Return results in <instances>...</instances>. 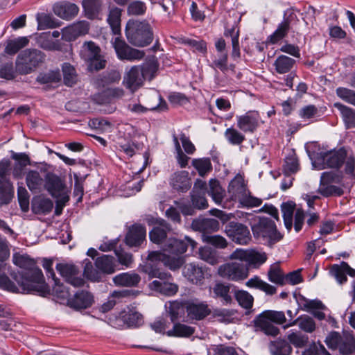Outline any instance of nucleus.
<instances>
[{
	"instance_id": "30",
	"label": "nucleus",
	"mask_w": 355,
	"mask_h": 355,
	"mask_svg": "<svg viewBox=\"0 0 355 355\" xmlns=\"http://www.w3.org/2000/svg\"><path fill=\"white\" fill-rule=\"evenodd\" d=\"M331 273L339 283L343 284L347 281V274L351 277L355 276V270L352 268L347 263L343 261L340 265H333L331 268Z\"/></svg>"
},
{
	"instance_id": "16",
	"label": "nucleus",
	"mask_w": 355,
	"mask_h": 355,
	"mask_svg": "<svg viewBox=\"0 0 355 355\" xmlns=\"http://www.w3.org/2000/svg\"><path fill=\"white\" fill-rule=\"evenodd\" d=\"M56 270L67 282L74 287H80L85 284V279L80 277L78 268L73 264L60 263Z\"/></svg>"
},
{
	"instance_id": "27",
	"label": "nucleus",
	"mask_w": 355,
	"mask_h": 355,
	"mask_svg": "<svg viewBox=\"0 0 355 355\" xmlns=\"http://www.w3.org/2000/svg\"><path fill=\"white\" fill-rule=\"evenodd\" d=\"M89 31V24L85 21H78L62 30V39L71 41L80 35L86 34Z\"/></svg>"
},
{
	"instance_id": "33",
	"label": "nucleus",
	"mask_w": 355,
	"mask_h": 355,
	"mask_svg": "<svg viewBox=\"0 0 355 355\" xmlns=\"http://www.w3.org/2000/svg\"><path fill=\"white\" fill-rule=\"evenodd\" d=\"M192 227L199 232H214L218 230L219 223L214 218H198L193 220Z\"/></svg>"
},
{
	"instance_id": "19",
	"label": "nucleus",
	"mask_w": 355,
	"mask_h": 355,
	"mask_svg": "<svg viewBox=\"0 0 355 355\" xmlns=\"http://www.w3.org/2000/svg\"><path fill=\"white\" fill-rule=\"evenodd\" d=\"M94 303L93 294L85 290L78 291L67 300V306L76 310L89 309Z\"/></svg>"
},
{
	"instance_id": "45",
	"label": "nucleus",
	"mask_w": 355,
	"mask_h": 355,
	"mask_svg": "<svg viewBox=\"0 0 355 355\" xmlns=\"http://www.w3.org/2000/svg\"><path fill=\"white\" fill-rule=\"evenodd\" d=\"M61 80V74L59 70H50L46 72L40 73L36 82L41 85H49L58 83Z\"/></svg>"
},
{
	"instance_id": "37",
	"label": "nucleus",
	"mask_w": 355,
	"mask_h": 355,
	"mask_svg": "<svg viewBox=\"0 0 355 355\" xmlns=\"http://www.w3.org/2000/svg\"><path fill=\"white\" fill-rule=\"evenodd\" d=\"M82 6L85 16L91 19H96L98 17L102 9L101 0H83Z\"/></svg>"
},
{
	"instance_id": "42",
	"label": "nucleus",
	"mask_w": 355,
	"mask_h": 355,
	"mask_svg": "<svg viewBox=\"0 0 355 355\" xmlns=\"http://www.w3.org/2000/svg\"><path fill=\"white\" fill-rule=\"evenodd\" d=\"M334 107L341 113L343 121L347 128L355 127V110L341 103H336Z\"/></svg>"
},
{
	"instance_id": "2",
	"label": "nucleus",
	"mask_w": 355,
	"mask_h": 355,
	"mask_svg": "<svg viewBox=\"0 0 355 355\" xmlns=\"http://www.w3.org/2000/svg\"><path fill=\"white\" fill-rule=\"evenodd\" d=\"M297 312H262L256 320H254L256 330L263 331L267 335L275 336L279 334V329L275 327L272 322L283 324L284 328L298 323V320L294 318Z\"/></svg>"
},
{
	"instance_id": "5",
	"label": "nucleus",
	"mask_w": 355,
	"mask_h": 355,
	"mask_svg": "<svg viewBox=\"0 0 355 355\" xmlns=\"http://www.w3.org/2000/svg\"><path fill=\"white\" fill-rule=\"evenodd\" d=\"M251 229L254 238L273 244L280 241L282 234L277 231L274 221L267 217H259L251 223Z\"/></svg>"
},
{
	"instance_id": "13",
	"label": "nucleus",
	"mask_w": 355,
	"mask_h": 355,
	"mask_svg": "<svg viewBox=\"0 0 355 355\" xmlns=\"http://www.w3.org/2000/svg\"><path fill=\"white\" fill-rule=\"evenodd\" d=\"M112 44L120 60H127L129 61L139 60L145 55V53L143 51L130 47L119 37H115Z\"/></svg>"
},
{
	"instance_id": "60",
	"label": "nucleus",
	"mask_w": 355,
	"mask_h": 355,
	"mask_svg": "<svg viewBox=\"0 0 355 355\" xmlns=\"http://www.w3.org/2000/svg\"><path fill=\"white\" fill-rule=\"evenodd\" d=\"M318 193L324 197H329L332 196H340L343 195V191L341 188L335 185H332L331 184L320 183Z\"/></svg>"
},
{
	"instance_id": "64",
	"label": "nucleus",
	"mask_w": 355,
	"mask_h": 355,
	"mask_svg": "<svg viewBox=\"0 0 355 355\" xmlns=\"http://www.w3.org/2000/svg\"><path fill=\"white\" fill-rule=\"evenodd\" d=\"M225 136L227 141L233 145H239L245 140V136L233 128H227Z\"/></svg>"
},
{
	"instance_id": "47",
	"label": "nucleus",
	"mask_w": 355,
	"mask_h": 355,
	"mask_svg": "<svg viewBox=\"0 0 355 355\" xmlns=\"http://www.w3.org/2000/svg\"><path fill=\"white\" fill-rule=\"evenodd\" d=\"M267 275L270 282L279 286L285 284V275L278 263L270 266Z\"/></svg>"
},
{
	"instance_id": "7",
	"label": "nucleus",
	"mask_w": 355,
	"mask_h": 355,
	"mask_svg": "<svg viewBox=\"0 0 355 355\" xmlns=\"http://www.w3.org/2000/svg\"><path fill=\"white\" fill-rule=\"evenodd\" d=\"M328 347L338 349L342 354L347 355L355 351V339L348 331L331 332L325 339Z\"/></svg>"
},
{
	"instance_id": "36",
	"label": "nucleus",
	"mask_w": 355,
	"mask_h": 355,
	"mask_svg": "<svg viewBox=\"0 0 355 355\" xmlns=\"http://www.w3.org/2000/svg\"><path fill=\"white\" fill-rule=\"evenodd\" d=\"M245 285L249 288L259 289L264 292L268 295H272L277 292V288L275 286L263 281L258 276H254V277L248 279L246 282Z\"/></svg>"
},
{
	"instance_id": "58",
	"label": "nucleus",
	"mask_w": 355,
	"mask_h": 355,
	"mask_svg": "<svg viewBox=\"0 0 355 355\" xmlns=\"http://www.w3.org/2000/svg\"><path fill=\"white\" fill-rule=\"evenodd\" d=\"M28 43V40L26 37H19L15 40L8 41L5 49L6 53L9 55H14L18 52L21 49L26 46Z\"/></svg>"
},
{
	"instance_id": "3",
	"label": "nucleus",
	"mask_w": 355,
	"mask_h": 355,
	"mask_svg": "<svg viewBox=\"0 0 355 355\" xmlns=\"http://www.w3.org/2000/svg\"><path fill=\"white\" fill-rule=\"evenodd\" d=\"M46 55L36 49H28L21 51L15 60L16 71L20 75L35 72L45 62Z\"/></svg>"
},
{
	"instance_id": "8",
	"label": "nucleus",
	"mask_w": 355,
	"mask_h": 355,
	"mask_svg": "<svg viewBox=\"0 0 355 355\" xmlns=\"http://www.w3.org/2000/svg\"><path fill=\"white\" fill-rule=\"evenodd\" d=\"M107 322L114 328L139 327L144 322L139 312H108Z\"/></svg>"
},
{
	"instance_id": "31",
	"label": "nucleus",
	"mask_w": 355,
	"mask_h": 355,
	"mask_svg": "<svg viewBox=\"0 0 355 355\" xmlns=\"http://www.w3.org/2000/svg\"><path fill=\"white\" fill-rule=\"evenodd\" d=\"M26 182L28 189L35 193H40L44 187V179L37 171H29L26 176Z\"/></svg>"
},
{
	"instance_id": "17",
	"label": "nucleus",
	"mask_w": 355,
	"mask_h": 355,
	"mask_svg": "<svg viewBox=\"0 0 355 355\" xmlns=\"http://www.w3.org/2000/svg\"><path fill=\"white\" fill-rule=\"evenodd\" d=\"M148 259L151 261H160L171 270L180 268L184 263V257L177 254H166L159 251L150 252Z\"/></svg>"
},
{
	"instance_id": "63",
	"label": "nucleus",
	"mask_w": 355,
	"mask_h": 355,
	"mask_svg": "<svg viewBox=\"0 0 355 355\" xmlns=\"http://www.w3.org/2000/svg\"><path fill=\"white\" fill-rule=\"evenodd\" d=\"M299 169V163L297 157L293 154L286 158L284 165V171L286 175H290L296 173Z\"/></svg>"
},
{
	"instance_id": "9",
	"label": "nucleus",
	"mask_w": 355,
	"mask_h": 355,
	"mask_svg": "<svg viewBox=\"0 0 355 355\" xmlns=\"http://www.w3.org/2000/svg\"><path fill=\"white\" fill-rule=\"evenodd\" d=\"M218 274L222 278L238 282L248 277L249 268L247 263H243L241 261L227 262L218 267Z\"/></svg>"
},
{
	"instance_id": "51",
	"label": "nucleus",
	"mask_w": 355,
	"mask_h": 355,
	"mask_svg": "<svg viewBox=\"0 0 355 355\" xmlns=\"http://www.w3.org/2000/svg\"><path fill=\"white\" fill-rule=\"evenodd\" d=\"M14 196V187L10 181L0 184V206L8 205Z\"/></svg>"
},
{
	"instance_id": "24",
	"label": "nucleus",
	"mask_w": 355,
	"mask_h": 355,
	"mask_svg": "<svg viewBox=\"0 0 355 355\" xmlns=\"http://www.w3.org/2000/svg\"><path fill=\"white\" fill-rule=\"evenodd\" d=\"M53 9L55 15L66 20L74 18L79 12L77 5L68 1L55 3Z\"/></svg>"
},
{
	"instance_id": "15",
	"label": "nucleus",
	"mask_w": 355,
	"mask_h": 355,
	"mask_svg": "<svg viewBox=\"0 0 355 355\" xmlns=\"http://www.w3.org/2000/svg\"><path fill=\"white\" fill-rule=\"evenodd\" d=\"M165 307L168 311H210L208 304L198 299L168 301L165 304Z\"/></svg>"
},
{
	"instance_id": "57",
	"label": "nucleus",
	"mask_w": 355,
	"mask_h": 355,
	"mask_svg": "<svg viewBox=\"0 0 355 355\" xmlns=\"http://www.w3.org/2000/svg\"><path fill=\"white\" fill-rule=\"evenodd\" d=\"M235 297L239 305L245 309H250L252 307L254 297L245 291H238L235 293Z\"/></svg>"
},
{
	"instance_id": "28",
	"label": "nucleus",
	"mask_w": 355,
	"mask_h": 355,
	"mask_svg": "<svg viewBox=\"0 0 355 355\" xmlns=\"http://www.w3.org/2000/svg\"><path fill=\"white\" fill-rule=\"evenodd\" d=\"M121 80V73L116 70L105 71L93 79V84L97 88H104Z\"/></svg>"
},
{
	"instance_id": "25",
	"label": "nucleus",
	"mask_w": 355,
	"mask_h": 355,
	"mask_svg": "<svg viewBox=\"0 0 355 355\" xmlns=\"http://www.w3.org/2000/svg\"><path fill=\"white\" fill-rule=\"evenodd\" d=\"M146 231L141 225H133L125 236V243L130 247H137L145 240Z\"/></svg>"
},
{
	"instance_id": "34",
	"label": "nucleus",
	"mask_w": 355,
	"mask_h": 355,
	"mask_svg": "<svg viewBox=\"0 0 355 355\" xmlns=\"http://www.w3.org/2000/svg\"><path fill=\"white\" fill-rule=\"evenodd\" d=\"M141 280V277L137 273L123 272L116 275L113 282L116 286H135Z\"/></svg>"
},
{
	"instance_id": "61",
	"label": "nucleus",
	"mask_w": 355,
	"mask_h": 355,
	"mask_svg": "<svg viewBox=\"0 0 355 355\" xmlns=\"http://www.w3.org/2000/svg\"><path fill=\"white\" fill-rule=\"evenodd\" d=\"M289 343L293 345L295 347L302 348L306 345L309 338L306 335L300 332H293L287 336Z\"/></svg>"
},
{
	"instance_id": "38",
	"label": "nucleus",
	"mask_w": 355,
	"mask_h": 355,
	"mask_svg": "<svg viewBox=\"0 0 355 355\" xmlns=\"http://www.w3.org/2000/svg\"><path fill=\"white\" fill-rule=\"evenodd\" d=\"M95 266L103 273L112 274L115 272L116 263L113 257L103 255L96 259Z\"/></svg>"
},
{
	"instance_id": "55",
	"label": "nucleus",
	"mask_w": 355,
	"mask_h": 355,
	"mask_svg": "<svg viewBox=\"0 0 355 355\" xmlns=\"http://www.w3.org/2000/svg\"><path fill=\"white\" fill-rule=\"evenodd\" d=\"M295 210V204L292 202L283 203L282 211L286 228L290 231L293 227V216Z\"/></svg>"
},
{
	"instance_id": "46",
	"label": "nucleus",
	"mask_w": 355,
	"mask_h": 355,
	"mask_svg": "<svg viewBox=\"0 0 355 355\" xmlns=\"http://www.w3.org/2000/svg\"><path fill=\"white\" fill-rule=\"evenodd\" d=\"M295 61L294 59L286 55H279L275 61L274 66L278 73H286L293 67Z\"/></svg>"
},
{
	"instance_id": "32",
	"label": "nucleus",
	"mask_w": 355,
	"mask_h": 355,
	"mask_svg": "<svg viewBox=\"0 0 355 355\" xmlns=\"http://www.w3.org/2000/svg\"><path fill=\"white\" fill-rule=\"evenodd\" d=\"M149 288L165 295H173L178 291V286L168 281H153L149 284Z\"/></svg>"
},
{
	"instance_id": "10",
	"label": "nucleus",
	"mask_w": 355,
	"mask_h": 355,
	"mask_svg": "<svg viewBox=\"0 0 355 355\" xmlns=\"http://www.w3.org/2000/svg\"><path fill=\"white\" fill-rule=\"evenodd\" d=\"M101 49L93 42H85L81 50L83 58L90 62L92 69L100 70L105 67L106 61L100 55Z\"/></svg>"
},
{
	"instance_id": "53",
	"label": "nucleus",
	"mask_w": 355,
	"mask_h": 355,
	"mask_svg": "<svg viewBox=\"0 0 355 355\" xmlns=\"http://www.w3.org/2000/svg\"><path fill=\"white\" fill-rule=\"evenodd\" d=\"M62 72L64 83L67 86L72 87L77 80L78 76L74 67L69 63H64L62 65Z\"/></svg>"
},
{
	"instance_id": "22",
	"label": "nucleus",
	"mask_w": 355,
	"mask_h": 355,
	"mask_svg": "<svg viewBox=\"0 0 355 355\" xmlns=\"http://www.w3.org/2000/svg\"><path fill=\"white\" fill-rule=\"evenodd\" d=\"M210 312H168L167 318L171 322L179 321L192 324L195 321L201 320L206 318Z\"/></svg>"
},
{
	"instance_id": "35",
	"label": "nucleus",
	"mask_w": 355,
	"mask_h": 355,
	"mask_svg": "<svg viewBox=\"0 0 355 355\" xmlns=\"http://www.w3.org/2000/svg\"><path fill=\"white\" fill-rule=\"evenodd\" d=\"M247 191L244 180L241 175H236L230 182L228 187V192L231 193L232 199L239 200Z\"/></svg>"
},
{
	"instance_id": "48",
	"label": "nucleus",
	"mask_w": 355,
	"mask_h": 355,
	"mask_svg": "<svg viewBox=\"0 0 355 355\" xmlns=\"http://www.w3.org/2000/svg\"><path fill=\"white\" fill-rule=\"evenodd\" d=\"M36 19L39 30L54 28L60 26V23L50 15L38 13Z\"/></svg>"
},
{
	"instance_id": "59",
	"label": "nucleus",
	"mask_w": 355,
	"mask_h": 355,
	"mask_svg": "<svg viewBox=\"0 0 355 355\" xmlns=\"http://www.w3.org/2000/svg\"><path fill=\"white\" fill-rule=\"evenodd\" d=\"M290 28L288 19L279 24L277 30L270 36V41L275 44L286 36Z\"/></svg>"
},
{
	"instance_id": "23",
	"label": "nucleus",
	"mask_w": 355,
	"mask_h": 355,
	"mask_svg": "<svg viewBox=\"0 0 355 355\" xmlns=\"http://www.w3.org/2000/svg\"><path fill=\"white\" fill-rule=\"evenodd\" d=\"M182 273L190 282L194 284H202L205 279V268L195 263L186 264Z\"/></svg>"
},
{
	"instance_id": "1",
	"label": "nucleus",
	"mask_w": 355,
	"mask_h": 355,
	"mask_svg": "<svg viewBox=\"0 0 355 355\" xmlns=\"http://www.w3.org/2000/svg\"><path fill=\"white\" fill-rule=\"evenodd\" d=\"M13 262L25 271L11 274L17 286L7 276H0V288L12 293L33 292L42 296L50 293V288L44 282L43 273L33 259L27 255H14Z\"/></svg>"
},
{
	"instance_id": "52",
	"label": "nucleus",
	"mask_w": 355,
	"mask_h": 355,
	"mask_svg": "<svg viewBox=\"0 0 355 355\" xmlns=\"http://www.w3.org/2000/svg\"><path fill=\"white\" fill-rule=\"evenodd\" d=\"M208 193L216 204H221L225 196V190L220 187L218 180L214 179L210 180Z\"/></svg>"
},
{
	"instance_id": "54",
	"label": "nucleus",
	"mask_w": 355,
	"mask_h": 355,
	"mask_svg": "<svg viewBox=\"0 0 355 355\" xmlns=\"http://www.w3.org/2000/svg\"><path fill=\"white\" fill-rule=\"evenodd\" d=\"M225 36H230L232 38V57L234 59H238L240 58V48L239 42V30L235 27L227 30L225 33Z\"/></svg>"
},
{
	"instance_id": "11",
	"label": "nucleus",
	"mask_w": 355,
	"mask_h": 355,
	"mask_svg": "<svg viewBox=\"0 0 355 355\" xmlns=\"http://www.w3.org/2000/svg\"><path fill=\"white\" fill-rule=\"evenodd\" d=\"M225 232L232 241L240 245H246L251 240L249 229L240 223L230 222L225 226Z\"/></svg>"
},
{
	"instance_id": "49",
	"label": "nucleus",
	"mask_w": 355,
	"mask_h": 355,
	"mask_svg": "<svg viewBox=\"0 0 355 355\" xmlns=\"http://www.w3.org/2000/svg\"><path fill=\"white\" fill-rule=\"evenodd\" d=\"M121 10L119 8L111 9L108 15L107 21L114 35L121 33Z\"/></svg>"
},
{
	"instance_id": "50",
	"label": "nucleus",
	"mask_w": 355,
	"mask_h": 355,
	"mask_svg": "<svg viewBox=\"0 0 355 355\" xmlns=\"http://www.w3.org/2000/svg\"><path fill=\"white\" fill-rule=\"evenodd\" d=\"M230 289L229 285L223 283H217L212 288L214 297H220L223 303L225 304L231 303L232 300L230 295Z\"/></svg>"
},
{
	"instance_id": "21",
	"label": "nucleus",
	"mask_w": 355,
	"mask_h": 355,
	"mask_svg": "<svg viewBox=\"0 0 355 355\" xmlns=\"http://www.w3.org/2000/svg\"><path fill=\"white\" fill-rule=\"evenodd\" d=\"M237 126L242 131L254 132L257 128L259 115L257 112L250 111L244 115L237 116Z\"/></svg>"
},
{
	"instance_id": "40",
	"label": "nucleus",
	"mask_w": 355,
	"mask_h": 355,
	"mask_svg": "<svg viewBox=\"0 0 355 355\" xmlns=\"http://www.w3.org/2000/svg\"><path fill=\"white\" fill-rule=\"evenodd\" d=\"M269 350L272 355H291L292 347L285 340H277L270 342Z\"/></svg>"
},
{
	"instance_id": "41",
	"label": "nucleus",
	"mask_w": 355,
	"mask_h": 355,
	"mask_svg": "<svg viewBox=\"0 0 355 355\" xmlns=\"http://www.w3.org/2000/svg\"><path fill=\"white\" fill-rule=\"evenodd\" d=\"M173 327L167 331L168 336L189 337L194 333V328L180 322L179 321L172 322Z\"/></svg>"
},
{
	"instance_id": "18",
	"label": "nucleus",
	"mask_w": 355,
	"mask_h": 355,
	"mask_svg": "<svg viewBox=\"0 0 355 355\" xmlns=\"http://www.w3.org/2000/svg\"><path fill=\"white\" fill-rule=\"evenodd\" d=\"M188 245H190L192 250L196 248L197 243L186 236L184 240H178L174 238L169 239L164 245L163 250L171 254L182 255L187 251Z\"/></svg>"
},
{
	"instance_id": "39",
	"label": "nucleus",
	"mask_w": 355,
	"mask_h": 355,
	"mask_svg": "<svg viewBox=\"0 0 355 355\" xmlns=\"http://www.w3.org/2000/svg\"><path fill=\"white\" fill-rule=\"evenodd\" d=\"M53 206V202L50 199L37 197L33 198L31 208L36 214H46L52 210Z\"/></svg>"
},
{
	"instance_id": "44",
	"label": "nucleus",
	"mask_w": 355,
	"mask_h": 355,
	"mask_svg": "<svg viewBox=\"0 0 355 355\" xmlns=\"http://www.w3.org/2000/svg\"><path fill=\"white\" fill-rule=\"evenodd\" d=\"M54 284L53 286V295L61 302L60 303H66L71 298L69 288L60 282L58 278H54Z\"/></svg>"
},
{
	"instance_id": "12",
	"label": "nucleus",
	"mask_w": 355,
	"mask_h": 355,
	"mask_svg": "<svg viewBox=\"0 0 355 355\" xmlns=\"http://www.w3.org/2000/svg\"><path fill=\"white\" fill-rule=\"evenodd\" d=\"M346 158V152L344 150L338 151L320 152L317 154L315 163L322 164L323 166L319 169L326 167L340 168Z\"/></svg>"
},
{
	"instance_id": "56",
	"label": "nucleus",
	"mask_w": 355,
	"mask_h": 355,
	"mask_svg": "<svg viewBox=\"0 0 355 355\" xmlns=\"http://www.w3.org/2000/svg\"><path fill=\"white\" fill-rule=\"evenodd\" d=\"M141 72L144 79L151 80L155 76L158 69V64L154 59L150 60L144 63L141 67Z\"/></svg>"
},
{
	"instance_id": "6",
	"label": "nucleus",
	"mask_w": 355,
	"mask_h": 355,
	"mask_svg": "<svg viewBox=\"0 0 355 355\" xmlns=\"http://www.w3.org/2000/svg\"><path fill=\"white\" fill-rule=\"evenodd\" d=\"M44 188L49 193L56 199V214H59L58 207L61 209L69 200L68 191L64 182L56 175L47 173L45 176Z\"/></svg>"
},
{
	"instance_id": "20",
	"label": "nucleus",
	"mask_w": 355,
	"mask_h": 355,
	"mask_svg": "<svg viewBox=\"0 0 355 355\" xmlns=\"http://www.w3.org/2000/svg\"><path fill=\"white\" fill-rule=\"evenodd\" d=\"M144 80L140 67L134 66L125 74L123 85L131 92H135L142 86Z\"/></svg>"
},
{
	"instance_id": "26",
	"label": "nucleus",
	"mask_w": 355,
	"mask_h": 355,
	"mask_svg": "<svg viewBox=\"0 0 355 355\" xmlns=\"http://www.w3.org/2000/svg\"><path fill=\"white\" fill-rule=\"evenodd\" d=\"M170 185L180 192L187 191L191 186V179L187 171H179L173 173L170 179Z\"/></svg>"
},
{
	"instance_id": "43",
	"label": "nucleus",
	"mask_w": 355,
	"mask_h": 355,
	"mask_svg": "<svg viewBox=\"0 0 355 355\" xmlns=\"http://www.w3.org/2000/svg\"><path fill=\"white\" fill-rule=\"evenodd\" d=\"M199 258L211 265H216L219 262L218 252L209 246L199 248Z\"/></svg>"
},
{
	"instance_id": "62",
	"label": "nucleus",
	"mask_w": 355,
	"mask_h": 355,
	"mask_svg": "<svg viewBox=\"0 0 355 355\" xmlns=\"http://www.w3.org/2000/svg\"><path fill=\"white\" fill-rule=\"evenodd\" d=\"M146 9L147 8L144 2L136 0L128 4L127 12L129 15L139 16L144 15Z\"/></svg>"
},
{
	"instance_id": "14",
	"label": "nucleus",
	"mask_w": 355,
	"mask_h": 355,
	"mask_svg": "<svg viewBox=\"0 0 355 355\" xmlns=\"http://www.w3.org/2000/svg\"><path fill=\"white\" fill-rule=\"evenodd\" d=\"M230 259L245 261L250 266H257L263 264L266 261L267 257L265 253H261L253 250L238 248L230 255Z\"/></svg>"
},
{
	"instance_id": "29",
	"label": "nucleus",
	"mask_w": 355,
	"mask_h": 355,
	"mask_svg": "<svg viewBox=\"0 0 355 355\" xmlns=\"http://www.w3.org/2000/svg\"><path fill=\"white\" fill-rule=\"evenodd\" d=\"M171 230L172 228L168 223L164 220H161L158 225L154 227L150 232V239L153 243L159 244L166 238L167 233Z\"/></svg>"
},
{
	"instance_id": "4",
	"label": "nucleus",
	"mask_w": 355,
	"mask_h": 355,
	"mask_svg": "<svg viewBox=\"0 0 355 355\" xmlns=\"http://www.w3.org/2000/svg\"><path fill=\"white\" fill-rule=\"evenodd\" d=\"M125 35L130 44L139 47L150 44L153 39V31L149 24L137 20L128 21Z\"/></svg>"
}]
</instances>
